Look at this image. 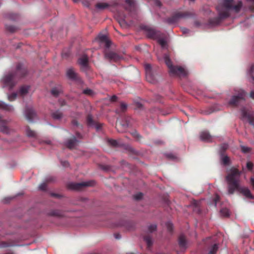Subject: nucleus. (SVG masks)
I'll use <instances>...</instances> for the list:
<instances>
[{
	"label": "nucleus",
	"mask_w": 254,
	"mask_h": 254,
	"mask_svg": "<svg viewBox=\"0 0 254 254\" xmlns=\"http://www.w3.org/2000/svg\"><path fill=\"white\" fill-rule=\"evenodd\" d=\"M134 109L141 110L143 108L142 104L139 102H134Z\"/></svg>",
	"instance_id": "a18cd8bd"
},
{
	"label": "nucleus",
	"mask_w": 254,
	"mask_h": 254,
	"mask_svg": "<svg viewBox=\"0 0 254 254\" xmlns=\"http://www.w3.org/2000/svg\"><path fill=\"white\" fill-rule=\"evenodd\" d=\"M157 229V225L156 224H151L148 227V230L149 233H147L143 236V240L147 245L148 249H150L153 244L152 236L150 234L156 231Z\"/></svg>",
	"instance_id": "0eeeda50"
},
{
	"label": "nucleus",
	"mask_w": 254,
	"mask_h": 254,
	"mask_svg": "<svg viewBox=\"0 0 254 254\" xmlns=\"http://www.w3.org/2000/svg\"><path fill=\"white\" fill-rule=\"evenodd\" d=\"M254 71V64H253L250 69L249 72L251 75V76L253 75V73Z\"/></svg>",
	"instance_id": "13d9d810"
},
{
	"label": "nucleus",
	"mask_w": 254,
	"mask_h": 254,
	"mask_svg": "<svg viewBox=\"0 0 254 254\" xmlns=\"http://www.w3.org/2000/svg\"><path fill=\"white\" fill-rule=\"evenodd\" d=\"M86 122L87 125L89 126H93L95 123L91 115H87L86 117Z\"/></svg>",
	"instance_id": "72a5a7b5"
},
{
	"label": "nucleus",
	"mask_w": 254,
	"mask_h": 254,
	"mask_svg": "<svg viewBox=\"0 0 254 254\" xmlns=\"http://www.w3.org/2000/svg\"><path fill=\"white\" fill-rule=\"evenodd\" d=\"M251 184L253 188L254 189V178H251L250 179Z\"/></svg>",
	"instance_id": "774afa93"
},
{
	"label": "nucleus",
	"mask_w": 254,
	"mask_h": 254,
	"mask_svg": "<svg viewBox=\"0 0 254 254\" xmlns=\"http://www.w3.org/2000/svg\"><path fill=\"white\" fill-rule=\"evenodd\" d=\"M75 134L76 138L77 137L78 139H81L82 138V135L79 132H76Z\"/></svg>",
	"instance_id": "69168bd1"
},
{
	"label": "nucleus",
	"mask_w": 254,
	"mask_h": 254,
	"mask_svg": "<svg viewBox=\"0 0 254 254\" xmlns=\"http://www.w3.org/2000/svg\"><path fill=\"white\" fill-rule=\"evenodd\" d=\"M243 118L246 119L249 124L254 127V113L248 111L245 107H243L241 110Z\"/></svg>",
	"instance_id": "9b49d317"
},
{
	"label": "nucleus",
	"mask_w": 254,
	"mask_h": 254,
	"mask_svg": "<svg viewBox=\"0 0 254 254\" xmlns=\"http://www.w3.org/2000/svg\"><path fill=\"white\" fill-rule=\"evenodd\" d=\"M5 29L7 31L10 32H14L16 30V27L12 25H5Z\"/></svg>",
	"instance_id": "37998d69"
},
{
	"label": "nucleus",
	"mask_w": 254,
	"mask_h": 254,
	"mask_svg": "<svg viewBox=\"0 0 254 254\" xmlns=\"http://www.w3.org/2000/svg\"><path fill=\"white\" fill-rule=\"evenodd\" d=\"M155 3L157 6L159 7H160L162 5V3L159 0H155Z\"/></svg>",
	"instance_id": "0e129e2a"
},
{
	"label": "nucleus",
	"mask_w": 254,
	"mask_h": 254,
	"mask_svg": "<svg viewBox=\"0 0 254 254\" xmlns=\"http://www.w3.org/2000/svg\"><path fill=\"white\" fill-rule=\"evenodd\" d=\"M119 226L124 227L127 231H131L134 228V223L130 220H124L119 223Z\"/></svg>",
	"instance_id": "dca6fc26"
},
{
	"label": "nucleus",
	"mask_w": 254,
	"mask_h": 254,
	"mask_svg": "<svg viewBox=\"0 0 254 254\" xmlns=\"http://www.w3.org/2000/svg\"><path fill=\"white\" fill-rule=\"evenodd\" d=\"M242 5V2L241 1L235 4L234 0H222V2H220L217 6L218 16L210 19L209 23L213 25L220 24L222 20L230 16L231 11H233L235 13L239 12Z\"/></svg>",
	"instance_id": "f257e3e1"
},
{
	"label": "nucleus",
	"mask_w": 254,
	"mask_h": 254,
	"mask_svg": "<svg viewBox=\"0 0 254 254\" xmlns=\"http://www.w3.org/2000/svg\"><path fill=\"white\" fill-rule=\"evenodd\" d=\"M234 94L228 102V105L232 107H242L246 104L248 95L247 92L243 89H236Z\"/></svg>",
	"instance_id": "20e7f679"
},
{
	"label": "nucleus",
	"mask_w": 254,
	"mask_h": 254,
	"mask_svg": "<svg viewBox=\"0 0 254 254\" xmlns=\"http://www.w3.org/2000/svg\"><path fill=\"white\" fill-rule=\"evenodd\" d=\"M193 14L189 11H177L167 19L169 24L178 23L182 19H186L192 16Z\"/></svg>",
	"instance_id": "423d86ee"
},
{
	"label": "nucleus",
	"mask_w": 254,
	"mask_h": 254,
	"mask_svg": "<svg viewBox=\"0 0 254 254\" xmlns=\"http://www.w3.org/2000/svg\"><path fill=\"white\" fill-rule=\"evenodd\" d=\"M228 145L227 143H223L220 146L221 155L223 156L225 151L228 149Z\"/></svg>",
	"instance_id": "e433bc0d"
},
{
	"label": "nucleus",
	"mask_w": 254,
	"mask_h": 254,
	"mask_svg": "<svg viewBox=\"0 0 254 254\" xmlns=\"http://www.w3.org/2000/svg\"><path fill=\"white\" fill-rule=\"evenodd\" d=\"M24 115L29 122L32 123L34 119L36 116V113L32 107H26Z\"/></svg>",
	"instance_id": "ddd939ff"
},
{
	"label": "nucleus",
	"mask_w": 254,
	"mask_h": 254,
	"mask_svg": "<svg viewBox=\"0 0 254 254\" xmlns=\"http://www.w3.org/2000/svg\"><path fill=\"white\" fill-rule=\"evenodd\" d=\"M56 181V178L53 176H48L45 179V182L47 184H50L55 182Z\"/></svg>",
	"instance_id": "473e14b6"
},
{
	"label": "nucleus",
	"mask_w": 254,
	"mask_h": 254,
	"mask_svg": "<svg viewBox=\"0 0 254 254\" xmlns=\"http://www.w3.org/2000/svg\"><path fill=\"white\" fill-rule=\"evenodd\" d=\"M105 57L110 61L117 62L120 59V56L117 53L111 51L109 49L106 48L104 51Z\"/></svg>",
	"instance_id": "f8f14e48"
},
{
	"label": "nucleus",
	"mask_w": 254,
	"mask_h": 254,
	"mask_svg": "<svg viewBox=\"0 0 254 254\" xmlns=\"http://www.w3.org/2000/svg\"><path fill=\"white\" fill-rule=\"evenodd\" d=\"M127 125H123V127H126ZM122 127V125L121 123L118 124V123H116V128L118 132H122L123 130L121 129V127Z\"/></svg>",
	"instance_id": "09e8293b"
},
{
	"label": "nucleus",
	"mask_w": 254,
	"mask_h": 254,
	"mask_svg": "<svg viewBox=\"0 0 254 254\" xmlns=\"http://www.w3.org/2000/svg\"><path fill=\"white\" fill-rule=\"evenodd\" d=\"M200 138L201 140L206 142H211L212 140V136L206 131H203L200 133Z\"/></svg>",
	"instance_id": "6ab92c4d"
},
{
	"label": "nucleus",
	"mask_w": 254,
	"mask_h": 254,
	"mask_svg": "<svg viewBox=\"0 0 254 254\" xmlns=\"http://www.w3.org/2000/svg\"><path fill=\"white\" fill-rule=\"evenodd\" d=\"M98 38L101 43L104 44L106 48L109 49L110 47L111 41L107 39L106 35H100Z\"/></svg>",
	"instance_id": "aec40b11"
},
{
	"label": "nucleus",
	"mask_w": 254,
	"mask_h": 254,
	"mask_svg": "<svg viewBox=\"0 0 254 254\" xmlns=\"http://www.w3.org/2000/svg\"><path fill=\"white\" fill-rule=\"evenodd\" d=\"M218 250V246L217 244H214L211 247L210 250L209 251L208 254H216V252Z\"/></svg>",
	"instance_id": "c9c22d12"
},
{
	"label": "nucleus",
	"mask_w": 254,
	"mask_h": 254,
	"mask_svg": "<svg viewBox=\"0 0 254 254\" xmlns=\"http://www.w3.org/2000/svg\"><path fill=\"white\" fill-rule=\"evenodd\" d=\"M143 194L141 192H138L133 195V198L136 200H140L143 197Z\"/></svg>",
	"instance_id": "c03bdc74"
},
{
	"label": "nucleus",
	"mask_w": 254,
	"mask_h": 254,
	"mask_svg": "<svg viewBox=\"0 0 254 254\" xmlns=\"http://www.w3.org/2000/svg\"><path fill=\"white\" fill-rule=\"evenodd\" d=\"M102 125L95 123L93 126H95L97 129H99L101 128Z\"/></svg>",
	"instance_id": "bf43d9fd"
},
{
	"label": "nucleus",
	"mask_w": 254,
	"mask_h": 254,
	"mask_svg": "<svg viewBox=\"0 0 254 254\" xmlns=\"http://www.w3.org/2000/svg\"><path fill=\"white\" fill-rule=\"evenodd\" d=\"M94 184L95 182L94 181H90L77 183H72L68 185V187L70 189L78 190L86 187L93 186L94 185Z\"/></svg>",
	"instance_id": "1a4fd4ad"
},
{
	"label": "nucleus",
	"mask_w": 254,
	"mask_h": 254,
	"mask_svg": "<svg viewBox=\"0 0 254 254\" xmlns=\"http://www.w3.org/2000/svg\"><path fill=\"white\" fill-rule=\"evenodd\" d=\"M11 245L5 242H1L0 243V247L1 248H6L10 247Z\"/></svg>",
	"instance_id": "8fccbe9b"
},
{
	"label": "nucleus",
	"mask_w": 254,
	"mask_h": 254,
	"mask_svg": "<svg viewBox=\"0 0 254 254\" xmlns=\"http://www.w3.org/2000/svg\"><path fill=\"white\" fill-rule=\"evenodd\" d=\"M29 89L28 86H22L20 89L19 93L21 95L23 96L28 93Z\"/></svg>",
	"instance_id": "f704fd0d"
},
{
	"label": "nucleus",
	"mask_w": 254,
	"mask_h": 254,
	"mask_svg": "<svg viewBox=\"0 0 254 254\" xmlns=\"http://www.w3.org/2000/svg\"><path fill=\"white\" fill-rule=\"evenodd\" d=\"M27 74V68L22 64H18L14 71L9 72L3 76L1 81L3 87H8L9 89H11L17 81L25 76Z\"/></svg>",
	"instance_id": "7ed1b4c3"
},
{
	"label": "nucleus",
	"mask_w": 254,
	"mask_h": 254,
	"mask_svg": "<svg viewBox=\"0 0 254 254\" xmlns=\"http://www.w3.org/2000/svg\"><path fill=\"white\" fill-rule=\"evenodd\" d=\"M17 97V94L16 93H13L11 95L8 96V99L10 101L14 100Z\"/></svg>",
	"instance_id": "49530a36"
},
{
	"label": "nucleus",
	"mask_w": 254,
	"mask_h": 254,
	"mask_svg": "<svg viewBox=\"0 0 254 254\" xmlns=\"http://www.w3.org/2000/svg\"><path fill=\"white\" fill-rule=\"evenodd\" d=\"M9 122L7 120L3 119L2 116L0 115V130L2 133L6 134L10 133V129L6 126Z\"/></svg>",
	"instance_id": "4468645a"
},
{
	"label": "nucleus",
	"mask_w": 254,
	"mask_h": 254,
	"mask_svg": "<svg viewBox=\"0 0 254 254\" xmlns=\"http://www.w3.org/2000/svg\"><path fill=\"white\" fill-rule=\"evenodd\" d=\"M220 213L223 217H228L230 216V211L228 207H222L220 210Z\"/></svg>",
	"instance_id": "c85d7f7f"
},
{
	"label": "nucleus",
	"mask_w": 254,
	"mask_h": 254,
	"mask_svg": "<svg viewBox=\"0 0 254 254\" xmlns=\"http://www.w3.org/2000/svg\"><path fill=\"white\" fill-rule=\"evenodd\" d=\"M15 198V196H8L5 197L3 199V202L5 204L8 203L11 200Z\"/></svg>",
	"instance_id": "de8ad7c7"
},
{
	"label": "nucleus",
	"mask_w": 254,
	"mask_h": 254,
	"mask_svg": "<svg viewBox=\"0 0 254 254\" xmlns=\"http://www.w3.org/2000/svg\"><path fill=\"white\" fill-rule=\"evenodd\" d=\"M126 2L128 4L130 7H133L134 4V0H126Z\"/></svg>",
	"instance_id": "864d4df0"
},
{
	"label": "nucleus",
	"mask_w": 254,
	"mask_h": 254,
	"mask_svg": "<svg viewBox=\"0 0 254 254\" xmlns=\"http://www.w3.org/2000/svg\"><path fill=\"white\" fill-rule=\"evenodd\" d=\"M178 243L181 248L185 249L187 245V241L185 236L181 235L179 237Z\"/></svg>",
	"instance_id": "5701e85b"
},
{
	"label": "nucleus",
	"mask_w": 254,
	"mask_h": 254,
	"mask_svg": "<svg viewBox=\"0 0 254 254\" xmlns=\"http://www.w3.org/2000/svg\"><path fill=\"white\" fill-rule=\"evenodd\" d=\"M250 97L254 100V91L252 90L250 93Z\"/></svg>",
	"instance_id": "338daca9"
},
{
	"label": "nucleus",
	"mask_w": 254,
	"mask_h": 254,
	"mask_svg": "<svg viewBox=\"0 0 254 254\" xmlns=\"http://www.w3.org/2000/svg\"><path fill=\"white\" fill-rule=\"evenodd\" d=\"M5 16L6 18L11 20H16L19 17L18 14L11 12L7 13L5 15Z\"/></svg>",
	"instance_id": "2f4dec72"
},
{
	"label": "nucleus",
	"mask_w": 254,
	"mask_h": 254,
	"mask_svg": "<svg viewBox=\"0 0 254 254\" xmlns=\"http://www.w3.org/2000/svg\"><path fill=\"white\" fill-rule=\"evenodd\" d=\"M63 92L62 88L61 86H58L53 88L51 90V93L53 96L55 97H58L61 93Z\"/></svg>",
	"instance_id": "4be33fe9"
},
{
	"label": "nucleus",
	"mask_w": 254,
	"mask_h": 254,
	"mask_svg": "<svg viewBox=\"0 0 254 254\" xmlns=\"http://www.w3.org/2000/svg\"><path fill=\"white\" fill-rule=\"evenodd\" d=\"M61 163L62 165L64 167H67L69 166V163L66 161H61Z\"/></svg>",
	"instance_id": "6e6d98bb"
},
{
	"label": "nucleus",
	"mask_w": 254,
	"mask_h": 254,
	"mask_svg": "<svg viewBox=\"0 0 254 254\" xmlns=\"http://www.w3.org/2000/svg\"><path fill=\"white\" fill-rule=\"evenodd\" d=\"M156 40L157 41V42L161 46L162 48H165L166 46L167 41L165 39L161 37V34Z\"/></svg>",
	"instance_id": "7c9ffc66"
},
{
	"label": "nucleus",
	"mask_w": 254,
	"mask_h": 254,
	"mask_svg": "<svg viewBox=\"0 0 254 254\" xmlns=\"http://www.w3.org/2000/svg\"><path fill=\"white\" fill-rule=\"evenodd\" d=\"M242 151L244 153H248L252 151V148L249 147L242 145L241 146Z\"/></svg>",
	"instance_id": "58836bf2"
},
{
	"label": "nucleus",
	"mask_w": 254,
	"mask_h": 254,
	"mask_svg": "<svg viewBox=\"0 0 254 254\" xmlns=\"http://www.w3.org/2000/svg\"><path fill=\"white\" fill-rule=\"evenodd\" d=\"M51 195L52 197H55V198H61L62 197V195L61 194H58V193H51Z\"/></svg>",
	"instance_id": "4d7b16f0"
},
{
	"label": "nucleus",
	"mask_w": 254,
	"mask_h": 254,
	"mask_svg": "<svg viewBox=\"0 0 254 254\" xmlns=\"http://www.w3.org/2000/svg\"><path fill=\"white\" fill-rule=\"evenodd\" d=\"M220 200V197L218 195H216L214 198V201H215V205H217V202Z\"/></svg>",
	"instance_id": "052dcab7"
},
{
	"label": "nucleus",
	"mask_w": 254,
	"mask_h": 254,
	"mask_svg": "<svg viewBox=\"0 0 254 254\" xmlns=\"http://www.w3.org/2000/svg\"><path fill=\"white\" fill-rule=\"evenodd\" d=\"M166 227L167 228V230L168 231L171 233L173 232V224H172V222L169 221V222H167L166 223Z\"/></svg>",
	"instance_id": "a19ab883"
},
{
	"label": "nucleus",
	"mask_w": 254,
	"mask_h": 254,
	"mask_svg": "<svg viewBox=\"0 0 254 254\" xmlns=\"http://www.w3.org/2000/svg\"><path fill=\"white\" fill-rule=\"evenodd\" d=\"M254 164L251 162H248L247 163V169L250 170L252 171L253 168Z\"/></svg>",
	"instance_id": "603ef678"
},
{
	"label": "nucleus",
	"mask_w": 254,
	"mask_h": 254,
	"mask_svg": "<svg viewBox=\"0 0 254 254\" xmlns=\"http://www.w3.org/2000/svg\"><path fill=\"white\" fill-rule=\"evenodd\" d=\"M164 61L169 69V72L171 75H178L183 77L187 76L188 72L185 68L181 66L173 65L167 55L164 56Z\"/></svg>",
	"instance_id": "39448f33"
},
{
	"label": "nucleus",
	"mask_w": 254,
	"mask_h": 254,
	"mask_svg": "<svg viewBox=\"0 0 254 254\" xmlns=\"http://www.w3.org/2000/svg\"><path fill=\"white\" fill-rule=\"evenodd\" d=\"M221 162L225 166H229L231 164L230 158L227 155L222 156Z\"/></svg>",
	"instance_id": "c756f323"
},
{
	"label": "nucleus",
	"mask_w": 254,
	"mask_h": 254,
	"mask_svg": "<svg viewBox=\"0 0 254 254\" xmlns=\"http://www.w3.org/2000/svg\"><path fill=\"white\" fill-rule=\"evenodd\" d=\"M108 142L110 144L112 145L113 146H116L118 145V142L117 140L114 139H109L108 140Z\"/></svg>",
	"instance_id": "3c124183"
},
{
	"label": "nucleus",
	"mask_w": 254,
	"mask_h": 254,
	"mask_svg": "<svg viewBox=\"0 0 254 254\" xmlns=\"http://www.w3.org/2000/svg\"><path fill=\"white\" fill-rule=\"evenodd\" d=\"M0 108L8 112H12L14 110V108L11 105L6 104L1 101H0Z\"/></svg>",
	"instance_id": "b1692460"
},
{
	"label": "nucleus",
	"mask_w": 254,
	"mask_h": 254,
	"mask_svg": "<svg viewBox=\"0 0 254 254\" xmlns=\"http://www.w3.org/2000/svg\"><path fill=\"white\" fill-rule=\"evenodd\" d=\"M117 96H116V95H113L112 96L111 98H110V100L112 101V102H115L117 101Z\"/></svg>",
	"instance_id": "680f3d73"
},
{
	"label": "nucleus",
	"mask_w": 254,
	"mask_h": 254,
	"mask_svg": "<svg viewBox=\"0 0 254 254\" xmlns=\"http://www.w3.org/2000/svg\"><path fill=\"white\" fill-rule=\"evenodd\" d=\"M78 63L81 66L82 70H85L88 66V58L87 56H83L78 60Z\"/></svg>",
	"instance_id": "f3484780"
},
{
	"label": "nucleus",
	"mask_w": 254,
	"mask_h": 254,
	"mask_svg": "<svg viewBox=\"0 0 254 254\" xmlns=\"http://www.w3.org/2000/svg\"><path fill=\"white\" fill-rule=\"evenodd\" d=\"M241 175V172L237 169L234 167L230 169L229 173L226 176L229 194H232L235 190H237L246 198H253L254 196L248 188L242 187L240 186L239 182Z\"/></svg>",
	"instance_id": "f03ea898"
},
{
	"label": "nucleus",
	"mask_w": 254,
	"mask_h": 254,
	"mask_svg": "<svg viewBox=\"0 0 254 254\" xmlns=\"http://www.w3.org/2000/svg\"><path fill=\"white\" fill-rule=\"evenodd\" d=\"M48 214L49 216L56 217H62L65 216L64 213L59 210H52L49 212Z\"/></svg>",
	"instance_id": "412c9836"
},
{
	"label": "nucleus",
	"mask_w": 254,
	"mask_h": 254,
	"mask_svg": "<svg viewBox=\"0 0 254 254\" xmlns=\"http://www.w3.org/2000/svg\"><path fill=\"white\" fill-rule=\"evenodd\" d=\"M83 93L87 95L92 96L94 94V91L89 88H86L83 91Z\"/></svg>",
	"instance_id": "79ce46f5"
},
{
	"label": "nucleus",
	"mask_w": 254,
	"mask_h": 254,
	"mask_svg": "<svg viewBox=\"0 0 254 254\" xmlns=\"http://www.w3.org/2000/svg\"><path fill=\"white\" fill-rule=\"evenodd\" d=\"M127 105L125 103H121L120 104V109H117L115 111L116 113L117 114H120L122 113H124L126 111L127 109Z\"/></svg>",
	"instance_id": "cd10ccee"
},
{
	"label": "nucleus",
	"mask_w": 254,
	"mask_h": 254,
	"mask_svg": "<svg viewBox=\"0 0 254 254\" xmlns=\"http://www.w3.org/2000/svg\"><path fill=\"white\" fill-rule=\"evenodd\" d=\"M144 68L147 81L151 83H155L156 82V71L155 70L153 69L151 65L149 64H146L144 65Z\"/></svg>",
	"instance_id": "6e6552de"
},
{
	"label": "nucleus",
	"mask_w": 254,
	"mask_h": 254,
	"mask_svg": "<svg viewBox=\"0 0 254 254\" xmlns=\"http://www.w3.org/2000/svg\"><path fill=\"white\" fill-rule=\"evenodd\" d=\"M100 168L104 170V171H107L109 170V167L108 166H105V165H100L99 166Z\"/></svg>",
	"instance_id": "5fc2aeb1"
},
{
	"label": "nucleus",
	"mask_w": 254,
	"mask_h": 254,
	"mask_svg": "<svg viewBox=\"0 0 254 254\" xmlns=\"http://www.w3.org/2000/svg\"><path fill=\"white\" fill-rule=\"evenodd\" d=\"M26 134L27 136L30 137L35 138L37 136L36 132L34 130H32L29 126L26 127Z\"/></svg>",
	"instance_id": "bb28decb"
},
{
	"label": "nucleus",
	"mask_w": 254,
	"mask_h": 254,
	"mask_svg": "<svg viewBox=\"0 0 254 254\" xmlns=\"http://www.w3.org/2000/svg\"><path fill=\"white\" fill-rule=\"evenodd\" d=\"M71 123L73 126H79V124H78V122L75 120H73L71 122Z\"/></svg>",
	"instance_id": "e2e57ef3"
},
{
	"label": "nucleus",
	"mask_w": 254,
	"mask_h": 254,
	"mask_svg": "<svg viewBox=\"0 0 254 254\" xmlns=\"http://www.w3.org/2000/svg\"><path fill=\"white\" fill-rule=\"evenodd\" d=\"M131 134L137 140H140L142 138L141 136L135 130L131 132Z\"/></svg>",
	"instance_id": "ea45409f"
},
{
	"label": "nucleus",
	"mask_w": 254,
	"mask_h": 254,
	"mask_svg": "<svg viewBox=\"0 0 254 254\" xmlns=\"http://www.w3.org/2000/svg\"><path fill=\"white\" fill-rule=\"evenodd\" d=\"M110 4L106 2H97L95 5V7L100 10H102L108 8Z\"/></svg>",
	"instance_id": "393cba45"
},
{
	"label": "nucleus",
	"mask_w": 254,
	"mask_h": 254,
	"mask_svg": "<svg viewBox=\"0 0 254 254\" xmlns=\"http://www.w3.org/2000/svg\"><path fill=\"white\" fill-rule=\"evenodd\" d=\"M47 184L44 181V182L41 183L38 187L39 190L46 191L48 189Z\"/></svg>",
	"instance_id": "4c0bfd02"
},
{
	"label": "nucleus",
	"mask_w": 254,
	"mask_h": 254,
	"mask_svg": "<svg viewBox=\"0 0 254 254\" xmlns=\"http://www.w3.org/2000/svg\"><path fill=\"white\" fill-rule=\"evenodd\" d=\"M66 76L68 79L71 80L75 81L79 83L82 82L80 76L73 67H69L66 69Z\"/></svg>",
	"instance_id": "9d476101"
},
{
	"label": "nucleus",
	"mask_w": 254,
	"mask_h": 254,
	"mask_svg": "<svg viewBox=\"0 0 254 254\" xmlns=\"http://www.w3.org/2000/svg\"><path fill=\"white\" fill-rule=\"evenodd\" d=\"M79 140L75 136H72L71 138L67 139L64 142V145L70 149L75 148L76 144L79 142Z\"/></svg>",
	"instance_id": "2eb2a0df"
},
{
	"label": "nucleus",
	"mask_w": 254,
	"mask_h": 254,
	"mask_svg": "<svg viewBox=\"0 0 254 254\" xmlns=\"http://www.w3.org/2000/svg\"><path fill=\"white\" fill-rule=\"evenodd\" d=\"M148 37L153 39H156L159 36H160L161 33L159 31H156L153 29H149L147 30V33Z\"/></svg>",
	"instance_id": "a211bd4d"
},
{
	"label": "nucleus",
	"mask_w": 254,
	"mask_h": 254,
	"mask_svg": "<svg viewBox=\"0 0 254 254\" xmlns=\"http://www.w3.org/2000/svg\"><path fill=\"white\" fill-rule=\"evenodd\" d=\"M52 117L54 119L59 120L63 118V114L61 111L57 110L52 113Z\"/></svg>",
	"instance_id": "a878e982"
}]
</instances>
